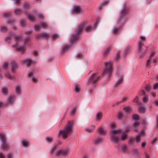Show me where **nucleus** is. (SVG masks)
<instances>
[{"instance_id": "20", "label": "nucleus", "mask_w": 158, "mask_h": 158, "mask_svg": "<svg viewBox=\"0 0 158 158\" xmlns=\"http://www.w3.org/2000/svg\"><path fill=\"white\" fill-rule=\"evenodd\" d=\"M127 134H124L120 137H119V140L122 141H124L127 139Z\"/></svg>"}, {"instance_id": "36", "label": "nucleus", "mask_w": 158, "mask_h": 158, "mask_svg": "<svg viewBox=\"0 0 158 158\" xmlns=\"http://www.w3.org/2000/svg\"><path fill=\"white\" fill-rule=\"evenodd\" d=\"M80 89L79 86L77 85H76L75 86V88L74 89V91L76 92H78L79 91Z\"/></svg>"}, {"instance_id": "15", "label": "nucleus", "mask_w": 158, "mask_h": 158, "mask_svg": "<svg viewBox=\"0 0 158 158\" xmlns=\"http://www.w3.org/2000/svg\"><path fill=\"white\" fill-rule=\"evenodd\" d=\"M15 97L12 96H10L7 100V103L8 104L12 103L15 101Z\"/></svg>"}, {"instance_id": "33", "label": "nucleus", "mask_w": 158, "mask_h": 158, "mask_svg": "<svg viewBox=\"0 0 158 158\" xmlns=\"http://www.w3.org/2000/svg\"><path fill=\"white\" fill-rule=\"evenodd\" d=\"M132 119L135 120V121L138 122L139 120V116L137 115H134L132 116Z\"/></svg>"}, {"instance_id": "42", "label": "nucleus", "mask_w": 158, "mask_h": 158, "mask_svg": "<svg viewBox=\"0 0 158 158\" xmlns=\"http://www.w3.org/2000/svg\"><path fill=\"white\" fill-rule=\"evenodd\" d=\"M145 89L147 92H149L150 90L151 87L149 85H147L145 87Z\"/></svg>"}, {"instance_id": "27", "label": "nucleus", "mask_w": 158, "mask_h": 158, "mask_svg": "<svg viewBox=\"0 0 158 158\" xmlns=\"http://www.w3.org/2000/svg\"><path fill=\"white\" fill-rule=\"evenodd\" d=\"M85 26V24L83 23L81 24L79 27V29L77 31L78 32H80L81 31Z\"/></svg>"}, {"instance_id": "7", "label": "nucleus", "mask_w": 158, "mask_h": 158, "mask_svg": "<svg viewBox=\"0 0 158 158\" xmlns=\"http://www.w3.org/2000/svg\"><path fill=\"white\" fill-rule=\"evenodd\" d=\"M70 152L69 149L58 150H57L55 152V155L56 156L62 155L63 156L69 154Z\"/></svg>"}, {"instance_id": "63", "label": "nucleus", "mask_w": 158, "mask_h": 158, "mask_svg": "<svg viewBox=\"0 0 158 158\" xmlns=\"http://www.w3.org/2000/svg\"><path fill=\"white\" fill-rule=\"evenodd\" d=\"M127 99V98L126 97H123L121 100L122 102H124L126 101Z\"/></svg>"}, {"instance_id": "9", "label": "nucleus", "mask_w": 158, "mask_h": 158, "mask_svg": "<svg viewBox=\"0 0 158 158\" xmlns=\"http://www.w3.org/2000/svg\"><path fill=\"white\" fill-rule=\"evenodd\" d=\"M141 95L143 96V97L142 99V102L144 103H147L149 100L148 96L146 95L145 91L143 90H142L141 91Z\"/></svg>"}, {"instance_id": "6", "label": "nucleus", "mask_w": 158, "mask_h": 158, "mask_svg": "<svg viewBox=\"0 0 158 158\" xmlns=\"http://www.w3.org/2000/svg\"><path fill=\"white\" fill-rule=\"evenodd\" d=\"M0 138L1 140L2 145L1 148L3 150L5 151L9 147L5 143L6 138L4 134L0 133Z\"/></svg>"}, {"instance_id": "41", "label": "nucleus", "mask_w": 158, "mask_h": 158, "mask_svg": "<svg viewBox=\"0 0 158 158\" xmlns=\"http://www.w3.org/2000/svg\"><path fill=\"white\" fill-rule=\"evenodd\" d=\"M6 76L9 79L12 80L14 78V77L12 76L10 74L8 73L6 74Z\"/></svg>"}, {"instance_id": "1", "label": "nucleus", "mask_w": 158, "mask_h": 158, "mask_svg": "<svg viewBox=\"0 0 158 158\" xmlns=\"http://www.w3.org/2000/svg\"><path fill=\"white\" fill-rule=\"evenodd\" d=\"M73 122L72 121H69L67 124L64 127V128L59 131V135L63 138H66L72 130L73 127Z\"/></svg>"}, {"instance_id": "24", "label": "nucleus", "mask_w": 158, "mask_h": 158, "mask_svg": "<svg viewBox=\"0 0 158 158\" xmlns=\"http://www.w3.org/2000/svg\"><path fill=\"white\" fill-rule=\"evenodd\" d=\"M59 38V36L58 34H54L52 35V39L53 40H56Z\"/></svg>"}, {"instance_id": "39", "label": "nucleus", "mask_w": 158, "mask_h": 158, "mask_svg": "<svg viewBox=\"0 0 158 158\" xmlns=\"http://www.w3.org/2000/svg\"><path fill=\"white\" fill-rule=\"evenodd\" d=\"M20 36H15L14 37V39L16 42L19 41L21 38Z\"/></svg>"}, {"instance_id": "4", "label": "nucleus", "mask_w": 158, "mask_h": 158, "mask_svg": "<svg viewBox=\"0 0 158 158\" xmlns=\"http://www.w3.org/2000/svg\"><path fill=\"white\" fill-rule=\"evenodd\" d=\"M111 141L114 144H118L119 140V134L122 133L120 129L112 130L110 131Z\"/></svg>"}, {"instance_id": "56", "label": "nucleus", "mask_w": 158, "mask_h": 158, "mask_svg": "<svg viewBox=\"0 0 158 158\" xmlns=\"http://www.w3.org/2000/svg\"><path fill=\"white\" fill-rule=\"evenodd\" d=\"M92 27L90 26L87 27L85 29V30L87 31H89L92 30Z\"/></svg>"}, {"instance_id": "40", "label": "nucleus", "mask_w": 158, "mask_h": 158, "mask_svg": "<svg viewBox=\"0 0 158 158\" xmlns=\"http://www.w3.org/2000/svg\"><path fill=\"white\" fill-rule=\"evenodd\" d=\"M31 80L34 83H36L38 81L37 78L34 76L32 77V78H31Z\"/></svg>"}, {"instance_id": "32", "label": "nucleus", "mask_w": 158, "mask_h": 158, "mask_svg": "<svg viewBox=\"0 0 158 158\" xmlns=\"http://www.w3.org/2000/svg\"><path fill=\"white\" fill-rule=\"evenodd\" d=\"M121 151L123 152H125L127 151V147L126 145H122L121 147Z\"/></svg>"}, {"instance_id": "22", "label": "nucleus", "mask_w": 158, "mask_h": 158, "mask_svg": "<svg viewBox=\"0 0 158 158\" xmlns=\"http://www.w3.org/2000/svg\"><path fill=\"white\" fill-rule=\"evenodd\" d=\"M77 35L78 34H77V35L73 36L72 37L71 41L70 42V43L71 44H72V43H74L77 40L78 38Z\"/></svg>"}, {"instance_id": "17", "label": "nucleus", "mask_w": 158, "mask_h": 158, "mask_svg": "<svg viewBox=\"0 0 158 158\" xmlns=\"http://www.w3.org/2000/svg\"><path fill=\"white\" fill-rule=\"evenodd\" d=\"M18 66L17 63L14 62L11 64V70L12 71H14L18 68Z\"/></svg>"}, {"instance_id": "53", "label": "nucleus", "mask_w": 158, "mask_h": 158, "mask_svg": "<svg viewBox=\"0 0 158 158\" xmlns=\"http://www.w3.org/2000/svg\"><path fill=\"white\" fill-rule=\"evenodd\" d=\"M8 66V63L7 62H5L2 65V67L3 68L6 69Z\"/></svg>"}, {"instance_id": "47", "label": "nucleus", "mask_w": 158, "mask_h": 158, "mask_svg": "<svg viewBox=\"0 0 158 158\" xmlns=\"http://www.w3.org/2000/svg\"><path fill=\"white\" fill-rule=\"evenodd\" d=\"M122 79L119 80L116 83L115 85V86L116 87L117 86L119 85L121 82L122 81Z\"/></svg>"}, {"instance_id": "61", "label": "nucleus", "mask_w": 158, "mask_h": 158, "mask_svg": "<svg viewBox=\"0 0 158 158\" xmlns=\"http://www.w3.org/2000/svg\"><path fill=\"white\" fill-rule=\"evenodd\" d=\"M69 48V47L68 46H65L64 47H63V48L62 49V52H63L64 51L68 49Z\"/></svg>"}, {"instance_id": "21", "label": "nucleus", "mask_w": 158, "mask_h": 158, "mask_svg": "<svg viewBox=\"0 0 158 158\" xmlns=\"http://www.w3.org/2000/svg\"><path fill=\"white\" fill-rule=\"evenodd\" d=\"M141 136L140 135H138L134 139V140L137 143H138L141 141Z\"/></svg>"}, {"instance_id": "52", "label": "nucleus", "mask_w": 158, "mask_h": 158, "mask_svg": "<svg viewBox=\"0 0 158 158\" xmlns=\"http://www.w3.org/2000/svg\"><path fill=\"white\" fill-rule=\"evenodd\" d=\"M8 92L7 89V88H3L2 90V92L4 94H7Z\"/></svg>"}, {"instance_id": "28", "label": "nucleus", "mask_w": 158, "mask_h": 158, "mask_svg": "<svg viewBox=\"0 0 158 158\" xmlns=\"http://www.w3.org/2000/svg\"><path fill=\"white\" fill-rule=\"evenodd\" d=\"M29 19L31 22H34L35 21V18L33 15H29L28 16Z\"/></svg>"}, {"instance_id": "46", "label": "nucleus", "mask_w": 158, "mask_h": 158, "mask_svg": "<svg viewBox=\"0 0 158 158\" xmlns=\"http://www.w3.org/2000/svg\"><path fill=\"white\" fill-rule=\"evenodd\" d=\"M76 109L75 108H73L71 111L70 113V115L71 116L73 115L76 112Z\"/></svg>"}, {"instance_id": "55", "label": "nucleus", "mask_w": 158, "mask_h": 158, "mask_svg": "<svg viewBox=\"0 0 158 158\" xmlns=\"http://www.w3.org/2000/svg\"><path fill=\"white\" fill-rule=\"evenodd\" d=\"M153 89H158V82H156L154 84Z\"/></svg>"}, {"instance_id": "31", "label": "nucleus", "mask_w": 158, "mask_h": 158, "mask_svg": "<svg viewBox=\"0 0 158 158\" xmlns=\"http://www.w3.org/2000/svg\"><path fill=\"white\" fill-rule=\"evenodd\" d=\"M27 76L28 78L31 79L32 77H33L34 76L33 74V72L31 71L28 72L27 73Z\"/></svg>"}, {"instance_id": "8", "label": "nucleus", "mask_w": 158, "mask_h": 158, "mask_svg": "<svg viewBox=\"0 0 158 158\" xmlns=\"http://www.w3.org/2000/svg\"><path fill=\"white\" fill-rule=\"evenodd\" d=\"M73 12L74 13L80 14L82 13L84 11L82 10L80 6H76L73 8Z\"/></svg>"}, {"instance_id": "30", "label": "nucleus", "mask_w": 158, "mask_h": 158, "mask_svg": "<svg viewBox=\"0 0 158 158\" xmlns=\"http://www.w3.org/2000/svg\"><path fill=\"white\" fill-rule=\"evenodd\" d=\"M26 21L24 19H21L20 21V24L22 27H24L26 25Z\"/></svg>"}, {"instance_id": "48", "label": "nucleus", "mask_w": 158, "mask_h": 158, "mask_svg": "<svg viewBox=\"0 0 158 158\" xmlns=\"http://www.w3.org/2000/svg\"><path fill=\"white\" fill-rule=\"evenodd\" d=\"M42 34V38H46L49 35L48 33L46 32H44Z\"/></svg>"}, {"instance_id": "60", "label": "nucleus", "mask_w": 158, "mask_h": 158, "mask_svg": "<svg viewBox=\"0 0 158 158\" xmlns=\"http://www.w3.org/2000/svg\"><path fill=\"white\" fill-rule=\"evenodd\" d=\"M6 157L7 158H12L13 157V155L10 153H8Z\"/></svg>"}, {"instance_id": "2", "label": "nucleus", "mask_w": 158, "mask_h": 158, "mask_svg": "<svg viewBox=\"0 0 158 158\" xmlns=\"http://www.w3.org/2000/svg\"><path fill=\"white\" fill-rule=\"evenodd\" d=\"M145 40V37L141 36L138 43L137 52L140 58L143 56L147 51V47L144 45L143 43Z\"/></svg>"}, {"instance_id": "59", "label": "nucleus", "mask_w": 158, "mask_h": 158, "mask_svg": "<svg viewBox=\"0 0 158 158\" xmlns=\"http://www.w3.org/2000/svg\"><path fill=\"white\" fill-rule=\"evenodd\" d=\"M36 38L40 39L42 38V34H37L36 35Z\"/></svg>"}, {"instance_id": "5", "label": "nucleus", "mask_w": 158, "mask_h": 158, "mask_svg": "<svg viewBox=\"0 0 158 158\" xmlns=\"http://www.w3.org/2000/svg\"><path fill=\"white\" fill-rule=\"evenodd\" d=\"M112 65V63L110 62L104 63L105 69L102 73L104 76H106L107 77H110L113 71Z\"/></svg>"}, {"instance_id": "34", "label": "nucleus", "mask_w": 158, "mask_h": 158, "mask_svg": "<svg viewBox=\"0 0 158 158\" xmlns=\"http://www.w3.org/2000/svg\"><path fill=\"white\" fill-rule=\"evenodd\" d=\"M16 49H17L19 51L22 52L25 49V48L24 47H22L20 46H18L16 47Z\"/></svg>"}, {"instance_id": "26", "label": "nucleus", "mask_w": 158, "mask_h": 158, "mask_svg": "<svg viewBox=\"0 0 158 158\" xmlns=\"http://www.w3.org/2000/svg\"><path fill=\"white\" fill-rule=\"evenodd\" d=\"M139 111L142 113H144L146 110L145 106H140L139 107Z\"/></svg>"}, {"instance_id": "35", "label": "nucleus", "mask_w": 158, "mask_h": 158, "mask_svg": "<svg viewBox=\"0 0 158 158\" xmlns=\"http://www.w3.org/2000/svg\"><path fill=\"white\" fill-rule=\"evenodd\" d=\"M126 10V9L125 8L122 11V12L121 13V14L119 17V19H120L121 18H122V17H123Z\"/></svg>"}, {"instance_id": "57", "label": "nucleus", "mask_w": 158, "mask_h": 158, "mask_svg": "<svg viewBox=\"0 0 158 158\" xmlns=\"http://www.w3.org/2000/svg\"><path fill=\"white\" fill-rule=\"evenodd\" d=\"M139 152V151L137 149H135L132 152L134 154H137Z\"/></svg>"}, {"instance_id": "18", "label": "nucleus", "mask_w": 158, "mask_h": 158, "mask_svg": "<svg viewBox=\"0 0 158 158\" xmlns=\"http://www.w3.org/2000/svg\"><path fill=\"white\" fill-rule=\"evenodd\" d=\"M139 126V124L138 122L135 121L134 124L133 125L132 127L134 129V130L136 131H138V129L136 128L138 127Z\"/></svg>"}, {"instance_id": "14", "label": "nucleus", "mask_w": 158, "mask_h": 158, "mask_svg": "<svg viewBox=\"0 0 158 158\" xmlns=\"http://www.w3.org/2000/svg\"><path fill=\"white\" fill-rule=\"evenodd\" d=\"M94 128V126L92 125L90 127L86 128L85 129V131H86L90 133V132H92L93 131Z\"/></svg>"}, {"instance_id": "10", "label": "nucleus", "mask_w": 158, "mask_h": 158, "mask_svg": "<svg viewBox=\"0 0 158 158\" xmlns=\"http://www.w3.org/2000/svg\"><path fill=\"white\" fill-rule=\"evenodd\" d=\"M103 140V139L102 137L98 136L94 139L93 142L94 144L98 145L102 143Z\"/></svg>"}, {"instance_id": "45", "label": "nucleus", "mask_w": 158, "mask_h": 158, "mask_svg": "<svg viewBox=\"0 0 158 158\" xmlns=\"http://www.w3.org/2000/svg\"><path fill=\"white\" fill-rule=\"evenodd\" d=\"M39 18L41 20H43L44 19V15L41 14L39 13L38 15Z\"/></svg>"}, {"instance_id": "13", "label": "nucleus", "mask_w": 158, "mask_h": 158, "mask_svg": "<svg viewBox=\"0 0 158 158\" xmlns=\"http://www.w3.org/2000/svg\"><path fill=\"white\" fill-rule=\"evenodd\" d=\"M102 114L101 112H99L97 114L96 116V119L97 121H100L101 119Z\"/></svg>"}, {"instance_id": "11", "label": "nucleus", "mask_w": 158, "mask_h": 158, "mask_svg": "<svg viewBox=\"0 0 158 158\" xmlns=\"http://www.w3.org/2000/svg\"><path fill=\"white\" fill-rule=\"evenodd\" d=\"M97 131L98 133L101 135H104L106 133V131L101 127H99L97 129Z\"/></svg>"}, {"instance_id": "19", "label": "nucleus", "mask_w": 158, "mask_h": 158, "mask_svg": "<svg viewBox=\"0 0 158 158\" xmlns=\"http://www.w3.org/2000/svg\"><path fill=\"white\" fill-rule=\"evenodd\" d=\"M154 55V54L153 53H152L150 54V56H151L150 59H148L146 63V66L147 67H149V64H150V63L151 62V56H153Z\"/></svg>"}, {"instance_id": "3", "label": "nucleus", "mask_w": 158, "mask_h": 158, "mask_svg": "<svg viewBox=\"0 0 158 158\" xmlns=\"http://www.w3.org/2000/svg\"><path fill=\"white\" fill-rule=\"evenodd\" d=\"M89 74L90 77L88 80L87 84L89 89H90V90H88V92L90 93L92 92V90L95 87V84L98 80V75L94 73L92 74L90 73Z\"/></svg>"}, {"instance_id": "49", "label": "nucleus", "mask_w": 158, "mask_h": 158, "mask_svg": "<svg viewBox=\"0 0 158 158\" xmlns=\"http://www.w3.org/2000/svg\"><path fill=\"white\" fill-rule=\"evenodd\" d=\"M119 28H115L114 29H113V33L114 34H116L118 30H119Z\"/></svg>"}, {"instance_id": "58", "label": "nucleus", "mask_w": 158, "mask_h": 158, "mask_svg": "<svg viewBox=\"0 0 158 158\" xmlns=\"http://www.w3.org/2000/svg\"><path fill=\"white\" fill-rule=\"evenodd\" d=\"M154 105L156 107H158V100H156L154 102Z\"/></svg>"}, {"instance_id": "62", "label": "nucleus", "mask_w": 158, "mask_h": 158, "mask_svg": "<svg viewBox=\"0 0 158 158\" xmlns=\"http://www.w3.org/2000/svg\"><path fill=\"white\" fill-rule=\"evenodd\" d=\"M56 149V147H53L50 150V153L51 154H52L54 150Z\"/></svg>"}, {"instance_id": "44", "label": "nucleus", "mask_w": 158, "mask_h": 158, "mask_svg": "<svg viewBox=\"0 0 158 158\" xmlns=\"http://www.w3.org/2000/svg\"><path fill=\"white\" fill-rule=\"evenodd\" d=\"M123 117V114L121 112H119L118 115V118L119 119H121Z\"/></svg>"}, {"instance_id": "29", "label": "nucleus", "mask_w": 158, "mask_h": 158, "mask_svg": "<svg viewBox=\"0 0 158 158\" xmlns=\"http://www.w3.org/2000/svg\"><path fill=\"white\" fill-rule=\"evenodd\" d=\"M40 27L43 29H45L48 27V25L46 23H43L40 24Z\"/></svg>"}, {"instance_id": "16", "label": "nucleus", "mask_w": 158, "mask_h": 158, "mask_svg": "<svg viewBox=\"0 0 158 158\" xmlns=\"http://www.w3.org/2000/svg\"><path fill=\"white\" fill-rule=\"evenodd\" d=\"M21 144L24 147H27L29 145V142L26 140H23L22 141Z\"/></svg>"}, {"instance_id": "38", "label": "nucleus", "mask_w": 158, "mask_h": 158, "mask_svg": "<svg viewBox=\"0 0 158 158\" xmlns=\"http://www.w3.org/2000/svg\"><path fill=\"white\" fill-rule=\"evenodd\" d=\"M34 30L35 31H39L40 30V25H36L34 26Z\"/></svg>"}, {"instance_id": "51", "label": "nucleus", "mask_w": 158, "mask_h": 158, "mask_svg": "<svg viewBox=\"0 0 158 158\" xmlns=\"http://www.w3.org/2000/svg\"><path fill=\"white\" fill-rule=\"evenodd\" d=\"M133 102H134L136 103H139V98L136 96L133 100Z\"/></svg>"}, {"instance_id": "25", "label": "nucleus", "mask_w": 158, "mask_h": 158, "mask_svg": "<svg viewBox=\"0 0 158 158\" xmlns=\"http://www.w3.org/2000/svg\"><path fill=\"white\" fill-rule=\"evenodd\" d=\"M15 92L17 93H20L21 87L19 85H17L15 87Z\"/></svg>"}, {"instance_id": "12", "label": "nucleus", "mask_w": 158, "mask_h": 158, "mask_svg": "<svg viewBox=\"0 0 158 158\" xmlns=\"http://www.w3.org/2000/svg\"><path fill=\"white\" fill-rule=\"evenodd\" d=\"M23 63H27V67L32 63V60L30 59L26 58L23 60Z\"/></svg>"}, {"instance_id": "50", "label": "nucleus", "mask_w": 158, "mask_h": 158, "mask_svg": "<svg viewBox=\"0 0 158 158\" xmlns=\"http://www.w3.org/2000/svg\"><path fill=\"white\" fill-rule=\"evenodd\" d=\"M116 124L113 122L111 123L110 127L111 129H113L116 127Z\"/></svg>"}, {"instance_id": "37", "label": "nucleus", "mask_w": 158, "mask_h": 158, "mask_svg": "<svg viewBox=\"0 0 158 158\" xmlns=\"http://www.w3.org/2000/svg\"><path fill=\"white\" fill-rule=\"evenodd\" d=\"M110 50H111V48H108L106 50L104 51L103 52V55H106L107 54H108L109 53L110 51Z\"/></svg>"}, {"instance_id": "64", "label": "nucleus", "mask_w": 158, "mask_h": 158, "mask_svg": "<svg viewBox=\"0 0 158 158\" xmlns=\"http://www.w3.org/2000/svg\"><path fill=\"white\" fill-rule=\"evenodd\" d=\"M134 143V141L132 139H129L128 141V143L129 145H132Z\"/></svg>"}, {"instance_id": "23", "label": "nucleus", "mask_w": 158, "mask_h": 158, "mask_svg": "<svg viewBox=\"0 0 158 158\" xmlns=\"http://www.w3.org/2000/svg\"><path fill=\"white\" fill-rule=\"evenodd\" d=\"M123 110L126 113H129L131 112V108L130 106H127L123 108Z\"/></svg>"}, {"instance_id": "43", "label": "nucleus", "mask_w": 158, "mask_h": 158, "mask_svg": "<svg viewBox=\"0 0 158 158\" xmlns=\"http://www.w3.org/2000/svg\"><path fill=\"white\" fill-rule=\"evenodd\" d=\"M22 11V10L19 9H16L14 10V13L16 14L20 13Z\"/></svg>"}, {"instance_id": "54", "label": "nucleus", "mask_w": 158, "mask_h": 158, "mask_svg": "<svg viewBox=\"0 0 158 158\" xmlns=\"http://www.w3.org/2000/svg\"><path fill=\"white\" fill-rule=\"evenodd\" d=\"M46 139L48 143L50 142L52 140V138L51 137H47Z\"/></svg>"}]
</instances>
